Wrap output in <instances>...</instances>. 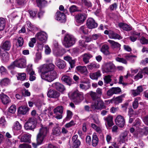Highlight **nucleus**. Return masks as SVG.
Here are the masks:
<instances>
[{"mask_svg": "<svg viewBox=\"0 0 148 148\" xmlns=\"http://www.w3.org/2000/svg\"><path fill=\"white\" fill-rule=\"evenodd\" d=\"M67 115L66 117V119L69 120L71 118L73 114L72 113L70 110H67Z\"/></svg>", "mask_w": 148, "mask_h": 148, "instance_id": "774afa93", "label": "nucleus"}, {"mask_svg": "<svg viewBox=\"0 0 148 148\" xmlns=\"http://www.w3.org/2000/svg\"><path fill=\"white\" fill-rule=\"evenodd\" d=\"M16 110V106L15 105H13L10 107L9 110V111L10 113H14L15 112Z\"/></svg>", "mask_w": 148, "mask_h": 148, "instance_id": "864d4df0", "label": "nucleus"}, {"mask_svg": "<svg viewBox=\"0 0 148 148\" xmlns=\"http://www.w3.org/2000/svg\"><path fill=\"white\" fill-rule=\"evenodd\" d=\"M111 78V76L110 75L104 76L103 78L104 83L108 84L110 82L112 81Z\"/></svg>", "mask_w": 148, "mask_h": 148, "instance_id": "ea45409f", "label": "nucleus"}, {"mask_svg": "<svg viewBox=\"0 0 148 148\" xmlns=\"http://www.w3.org/2000/svg\"><path fill=\"white\" fill-rule=\"evenodd\" d=\"M108 41L110 44L111 46L113 48H119L121 47L120 44L114 40H109Z\"/></svg>", "mask_w": 148, "mask_h": 148, "instance_id": "2f4dec72", "label": "nucleus"}, {"mask_svg": "<svg viewBox=\"0 0 148 148\" xmlns=\"http://www.w3.org/2000/svg\"><path fill=\"white\" fill-rule=\"evenodd\" d=\"M37 121L36 118L32 117L29 118L24 125V127L26 130H32L36 127Z\"/></svg>", "mask_w": 148, "mask_h": 148, "instance_id": "20e7f679", "label": "nucleus"}, {"mask_svg": "<svg viewBox=\"0 0 148 148\" xmlns=\"http://www.w3.org/2000/svg\"><path fill=\"white\" fill-rule=\"evenodd\" d=\"M5 25V20L2 18H0V31L3 29Z\"/></svg>", "mask_w": 148, "mask_h": 148, "instance_id": "c03bdc74", "label": "nucleus"}, {"mask_svg": "<svg viewBox=\"0 0 148 148\" xmlns=\"http://www.w3.org/2000/svg\"><path fill=\"white\" fill-rule=\"evenodd\" d=\"M127 133L126 132H123L121 135V139L120 140V142L123 143H124L126 137L127 135Z\"/></svg>", "mask_w": 148, "mask_h": 148, "instance_id": "37998d69", "label": "nucleus"}, {"mask_svg": "<svg viewBox=\"0 0 148 148\" xmlns=\"http://www.w3.org/2000/svg\"><path fill=\"white\" fill-rule=\"evenodd\" d=\"M11 47L10 42L9 41H6L2 45L1 48L5 50H9Z\"/></svg>", "mask_w": 148, "mask_h": 148, "instance_id": "cd10ccee", "label": "nucleus"}, {"mask_svg": "<svg viewBox=\"0 0 148 148\" xmlns=\"http://www.w3.org/2000/svg\"><path fill=\"white\" fill-rule=\"evenodd\" d=\"M61 79L62 81L67 85H70L71 84V79L70 77L67 75H63Z\"/></svg>", "mask_w": 148, "mask_h": 148, "instance_id": "5701e85b", "label": "nucleus"}, {"mask_svg": "<svg viewBox=\"0 0 148 148\" xmlns=\"http://www.w3.org/2000/svg\"><path fill=\"white\" fill-rule=\"evenodd\" d=\"M56 64L60 69H63L66 65L64 61L60 59H57Z\"/></svg>", "mask_w": 148, "mask_h": 148, "instance_id": "aec40b11", "label": "nucleus"}, {"mask_svg": "<svg viewBox=\"0 0 148 148\" xmlns=\"http://www.w3.org/2000/svg\"><path fill=\"white\" fill-rule=\"evenodd\" d=\"M101 76V71H98L97 72L90 74V77L92 79H97L99 77Z\"/></svg>", "mask_w": 148, "mask_h": 148, "instance_id": "b1692460", "label": "nucleus"}, {"mask_svg": "<svg viewBox=\"0 0 148 148\" xmlns=\"http://www.w3.org/2000/svg\"><path fill=\"white\" fill-rule=\"evenodd\" d=\"M54 65L52 63L44 64L39 67V72H42V78L51 82L58 77L57 72L54 70Z\"/></svg>", "mask_w": 148, "mask_h": 148, "instance_id": "f257e3e1", "label": "nucleus"}, {"mask_svg": "<svg viewBox=\"0 0 148 148\" xmlns=\"http://www.w3.org/2000/svg\"><path fill=\"white\" fill-rule=\"evenodd\" d=\"M114 94H117L121 92L120 88L119 87L112 88Z\"/></svg>", "mask_w": 148, "mask_h": 148, "instance_id": "69168bd1", "label": "nucleus"}, {"mask_svg": "<svg viewBox=\"0 0 148 148\" xmlns=\"http://www.w3.org/2000/svg\"><path fill=\"white\" fill-rule=\"evenodd\" d=\"M0 98L1 100L2 103L5 104H8L10 101L9 98L6 95L3 93L0 94Z\"/></svg>", "mask_w": 148, "mask_h": 148, "instance_id": "a211bd4d", "label": "nucleus"}, {"mask_svg": "<svg viewBox=\"0 0 148 148\" xmlns=\"http://www.w3.org/2000/svg\"><path fill=\"white\" fill-rule=\"evenodd\" d=\"M73 148H78L80 145V142L78 140L73 143Z\"/></svg>", "mask_w": 148, "mask_h": 148, "instance_id": "680f3d73", "label": "nucleus"}, {"mask_svg": "<svg viewBox=\"0 0 148 148\" xmlns=\"http://www.w3.org/2000/svg\"><path fill=\"white\" fill-rule=\"evenodd\" d=\"M53 135L58 136L60 134V130L59 127L54 128L53 130Z\"/></svg>", "mask_w": 148, "mask_h": 148, "instance_id": "49530a36", "label": "nucleus"}, {"mask_svg": "<svg viewBox=\"0 0 148 148\" xmlns=\"http://www.w3.org/2000/svg\"><path fill=\"white\" fill-rule=\"evenodd\" d=\"M36 38L42 43H45L48 38L47 33L44 31L38 32L35 35Z\"/></svg>", "mask_w": 148, "mask_h": 148, "instance_id": "39448f33", "label": "nucleus"}, {"mask_svg": "<svg viewBox=\"0 0 148 148\" xmlns=\"http://www.w3.org/2000/svg\"><path fill=\"white\" fill-rule=\"evenodd\" d=\"M48 96L50 98H56L60 96V93L55 90L50 89L47 93Z\"/></svg>", "mask_w": 148, "mask_h": 148, "instance_id": "4468645a", "label": "nucleus"}, {"mask_svg": "<svg viewBox=\"0 0 148 148\" xmlns=\"http://www.w3.org/2000/svg\"><path fill=\"white\" fill-rule=\"evenodd\" d=\"M90 95L92 99L94 101L97 100L98 99H100L96 92L92 91H91L90 92Z\"/></svg>", "mask_w": 148, "mask_h": 148, "instance_id": "58836bf2", "label": "nucleus"}, {"mask_svg": "<svg viewBox=\"0 0 148 148\" xmlns=\"http://www.w3.org/2000/svg\"><path fill=\"white\" fill-rule=\"evenodd\" d=\"M23 39L22 37H20L18 38V42L19 47L22 46L23 45Z\"/></svg>", "mask_w": 148, "mask_h": 148, "instance_id": "338daca9", "label": "nucleus"}, {"mask_svg": "<svg viewBox=\"0 0 148 148\" xmlns=\"http://www.w3.org/2000/svg\"><path fill=\"white\" fill-rule=\"evenodd\" d=\"M0 72L2 74L4 75L7 73V71L5 68L3 66H0Z\"/></svg>", "mask_w": 148, "mask_h": 148, "instance_id": "6e6d98bb", "label": "nucleus"}, {"mask_svg": "<svg viewBox=\"0 0 148 148\" xmlns=\"http://www.w3.org/2000/svg\"><path fill=\"white\" fill-rule=\"evenodd\" d=\"M75 42L74 37L70 34H66L64 36L63 42V45L66 48H69L73 45Z\"/></svg>", "mask_w": 148, "mask_h": 148, "instance_id": "7ed1b4c3", "label": "nucleus"}, {"mask_svg": "<svg viewBox=\"0 0 148 148\" xmlns=\"http://www.w3.org/2000/svg\"><path fill=\"white\" fill-rule=\"evenodd\" d=\"M118 26L125 31H129L132 29L131 27L126 24L122 23H119Z\"/></svg>", "mask_w": 148, "mask_h": 148, "instance_id": "bb28decb", "label": "nucleus"}, {"mask_svg": "<svg viewBox=\"0 0 148 148\" xmlns=\"http://www.w3.org/2000/svg\"><path fill=\"white\" fill-rule=\"evenodd\" d=\"M22 94L24 97L29 96L30 95V93L28 90L24 89L21 91Z\"/></svg>", "mask_w": 148, "mask_h": 148, "instance_id": "09e8293b", "label": "nucleus"}, {"mask_svg": "<svg viewBox=\"0 0 148 148\" xmlns=\"http://www.w3.org/2000/svg\"><path fill=\"white\" fill-rule=\"evenodd\" d=\"M41 54L40 53L38 52L36 54V57L35 60V62H38V61L41 58Z\"/></svg>", "mask_w": 148, "mask_h": 148, "instance_id": "13d9d810", "label": "nucleus"}, {"mask_svg": "<svg viewBox=\"0 0 148 148\" xmlns=\"http://www.w3.org/2000/svg\"><path fill=\"white\" fill-rule=\"evenodd\" d=\"M16 76L18 80L23 81L25 79L26 74L25 73H18Z\"/></svg>", "mask_w": 148, "mask_h": 148, "instance_id": "f704fd0d", "label": "nucleus"}, {"mask_svg": "<svg viewBox=\"0 0 148 148\" xmlns=\"http://www.w3.org/2000/svg\"><path fill=\"white\" fill-rule=\"evenodd\" d=\"M28 108L26 106H21L19 108L18 111L19 112L23 114H26L28 111Z\"/></svg>", "mask_w": 148, "mask_h": 148, "instance_id": "c85d7f7f", "label": "nucleus"}, {"mask_svg": "<svg viewBox=\"0 0 148 148\" xmlns=\"http://www.w3.org/2000/svg\"><path fill=\"white\" fill-rule=\"evenodd\" d=\"M116 124L121 127H123L125 124V121L124 117L121 115H118L115 120Z\"/></svg>", "mask_w": 148, "mask_h": 148, "instance_id": "9d476101", "label": "nucleus"}, {"mask_svg": "<svg viewBox=\"0 0 148 148\" xmlns=\"http://www.w3.org/2000/svg\"><path fill=\"white\" fill-rule=\"evenodd\" d=\"M64 60L68 61L70 64L71 68H73L75 66V61L74 60L71 59V58L69 56H66L64 57Z\"/></svg>", "mask_w": 148, "mask_h": 148, "instance_id": "c756f323", "label": "nucleus"}, {"mask_svg": "<svg viewBox=\"0 0 148 148\" xmlns=\"http://www.w3.org/2000/svg\"><path fill=\"white\" fill-rule=\"evenodd\" d=\"M139 99V98H136L133 102L132 105L134 109H136L138 108V100Z\"/></svg>", "mask_w": 148, "mask_h": 148, "instance_id": "603ef678", "label": "nucleus"}, {"mask_svg": "<svg viewBox=\"0 0 148 148\" xmlns=\"http://www.w3.org/2000/svg\"><path fill=\"white\" fill-rule=\"evenodd\" d=\"M31 135L30 134H25L23 135L21 138V142H30V140Z\"/></svg>", "mask_w": 148, "mask_h": 148, "instance_id": "7c9ffc66", "label": "nucleus"}, {"mask_svg": "<svg viewBox=\"0 0 148 148\" xmlns=\"http://www.w3.org/2000/svg\"><path fill=\"white\" fill-rule=\"evenodd\" d=\"M99 67V64L95 62H92L87 66V67L88 70H92L95 69H97Z\"/></svg>", "mask_w": 148, "mask_h": 148, "instance_id": "a878e982", "label": "nucleus"}, {"mask_svg": "<svg viewBox=\"0 0 148 148\" xmlns=\"http://www.w3.org/2000/svg\"><path fill=\"white\" fill-rule=\"evenodd\" d=\"M91 108L93 110H101L105 108L104 103L101 99L95 101L91 105Z\"/></svg>", "mask_w": 148, "mask_h": 148, "instance_id": "423d86ee", "label": "nucleus"}, {"mask_svg": "<svg viewBox=\"0 0 148 148\" xmlns=\"http://www.w3.org/2000/svg\"><path fill=\"white\" fill-rule=\"evenodd\" d=\"M117 7V5L116 3H114L110 5L109 8L111 11H113L116 10Z\"/></svg>", "mask_w": 148, "mask_h": 148, "instance_id": "4d7b16f0", "label": "nucleus"}, {"mask_svg": "<svg viewBox=\"0 0 148 148\" xmlns=\"http://www.w3.org/2000/svg\"><path fill=\"white\" fill-rule=\"evenodd\" d=\"M79 86L80 88L82 89L86 90L90 87V85L85 82H83L79 84Z\"/></svg>", "mask_w": 148, "mask_h": 148, "instance_id": "79ce46f5", "label": "nucleus"}, {"mask_svg": "<svg viewBox=\"0 0 148 148\" xmlns=\"http://www.w3.org/2000/svg\"><path fill=\"white\" fill-rule=\"evenodd\" d=\"M115 67L114 65L111 62L107 63L105 66L102 68V71L103 73L111 72L112 70Z\"/></svg>", "mask_w": 148, "mask_h": 148, "instance_id": "9b49d317", "label": "nucleus"}, {"mask_svg": "<svg viewBox=\"0 0 148 148\" xmlns=\"http://www.w3.org/2000/svg\"><path fill=\"white\" fill-rule=\"evenodd\" d=\"M63 110V108L62 106H58L54 109L53 112L56 115V118L59 119L62 118Z\"/></svg>", "mask_w": 148, "mask_h": 148, "instance_id": "1a4fd4ad", "label": "nucleus"}, {"mask_svg": "<svg viewBox=\"0 0 148 148\" xmlns=\"http://www.w3.org/2000/svg\"><path fill=\"white\" fill-rule=\"evenodd\" d=\"M109 37L110 38L113 39L120 40L122 39V37L120 36L112 31H110Z\"/></svg>", "mask_w": 148, "mask_h": 148, "instance_id": "6ab92c4d", "label": "nucleus"}, {"mask_svg": "<svg viewBox=\"0 0 148 148\" xmlns=\"http://www.w3.org/2000/svg\"><path fill=\"white\" fill-rule=\"evenodd\" d=\"M82 2L87 7H90L91 6V3L90 1L87 0H82Z\"/></svg>", "mask_w": 148, "mask_h": 148, "instance_id": "bf43d9fd", "label": "nucleus"}, {"mask_svg": "<svg viewBox=\"0 0 148 148\" xmlns=\"http://www.w3.org/2000/svg\"><path fill=\"white\" fill-rule=\"evenodd\" d=\"M88 28L86 27L82 26L80 27L79 32L81 33L87 34L88 32Z\"/></svg>", "mask_w": 148, "mask_h": 148, "instance_id": "de8ad7c7", "label": "nucleus"}, {"mask_svg": "<svg viewBox=\"0 0 148 148\" xmlns=\"http://www.w3.org/2000/svg\"><path fill=\"white\" fill-rule=\"evenodd\" d=\"M143 73L142 71H139L138 73L134 76V79L136 80H138V79L143 78V75L142 74Z\"/></svg>", "mask_w": 148, "mask_h": 148, "instance_id": "5fc2aeb1", "label": "nucleus"}, {"mask_svg": "<svg viewBox=\"0 0 148 148\" xmlns=\"http://www.w3.org/2000/svg\"><path fill=\"white\" fill-rule=\"evenodd\" d=\"M22 128L21 125L18 121H16L14 124L13 129L14 131L20 130Z\"/></svg>", "mask_w": 148, "mask_h": 148, "instance_id": "473e14b6", "label": "nucleus"}, {"mask_svg": "<svg viewBox=\"0 0 148 148\" xmlns=\"http://www.w3.org/2000/svg\"><path fill=\"white\" fill-rule=\"evenodd\" d=\"M109 47L108 45H104L101 47V51L106 55H108L110 54V53L109 51Z\"/></svg>", "mask_w": 148, "mask_h": 148, "instance_id": "412c9836", "label": "nucleus"}, {"mask_svg": "<svg viewBox=\"0 0 148 148\" xmlns=\"http://www.w3.org/2000/svg\"><path fill=\"white\" fill-rule=\"evenodd\" d=\"M36 43V38H31L29 42V47H33L34 44Z\"/></svg>", "mask_w": 148, "mask_h": 148, "instance_id": "3c124183", "label": "nucleus"}, {"mask_svg": "<svg viewBox=\"0 0 148 148\" xmlns=\"http://www.w3.org/2000/svg\"><path fill=\"white\" fill-rule=\"evenodd\" d=\"M78 72L85 75H86L88 72L86 66H78L77 67Z\"/></svg>", "mask_w": 148, "mask_h": 148, "instance_id": "4be33fe9", "label": "nucleus"}, {"mask_svg": "<svg viewBox=\"0 0 148 148\" xmlns=\"http://www.w3.org/2000/svg\"><path fill=\"white\" fill-rule=\"evenodd\" d=\"M86 25L90 29L95 28L97 26V24L92 18H90L87 21Z\"/></svg>", "mask_w": 148, "mask_h": 148, "instance_id": "f8f14e48", "label": "nucleus"}, {"mask_svg": "<svg viewBox=\"0 0 148 148\" xmlns=\"http://www.w3.org/2000/svg\"><path fill=\"white\" fill-rule=\"evenodd\" d=\"M14 62L16 66L21 68H25L26 66V60L24 58H21L16 59Z\"/></svg>", "mask_w": 148, "mask_h": 148, "instance_id": "6e6552de", "label": "nucleus"}, {"mask_svg": "<svg viewBox=\"0 0 148 148\" xmlns=\"http://www.w3.org/2000/svg\"><path fill=\"white\" fill-rule=\"evenodd\" d=\"M140 42L143 44H148V40L143 37L140 39Z\"/></svg>", "mask_w": 148, "mask_h": 148, "instance_id": "e2e57ef3", "label": "nucleus"}, {"mask_svg": "<svg viewBox=\"0 0 148 148\" xmlns=\"http://www.w3.org/2000/svg\"><path fill=\"white\" fill-rule=\"evenodd\" d=\"M71 97L74 101L76 103L80 102L84 99L83 93L78 91L73 92L71 95Z\"/></svg>", "mask_w": 148, "mask_h": 148, "instance_id": "0eeeda50", "label": "nucleus"}, {"mask_svg": "<svg viewBox=\"0 0 148 148\" xmlns=\"http://www.w3.org/2000/svg\"><path fill=\"white\" fill-rule=\"evenodd\" d=\"M56 19L61 23H64L66 21L65 15L63 13L58 11L56 13Z\"/></svg>", "mask_w": 148, "mask_h": 148, "instance_id": "ddd939ff", "label": "nucleus"}, {"mask_svg": "<svg viewBox=\"0 0 148 148\" xmlns=\"http://www.w3.org/2000/svg\"><path fill=\"white\" fill-rule=\"evenodd\" d=\"M123 95L116 97L114 99L115 103L116 104H119L122 101V97H123Z\"/></svg>", "mask_w": 148, "mask_h": 148, "instance_id": "a18cd8bd", "label": "nucleus"}, {"mask_svg": "<svg viewBox=\"0 0 148 148\" xmlns=\"http://www.w3.org/2000/svg\"><path fill=\"white\" fill-rule=\"evenodd\" d=\"M52 86L61 92H63L65 90L64 86L59 82H56L53 83Z\"/></svg>", "mask_w": 148, "mask_h": 148, "instance_id": "2eb2a0df", "label": "nucleus"}, {"mask_svg": "<svg viewBox=\"0 0 148 148\" xmlns=\"http://www.w3.org/2000/svg\"><path fill=\"white\" fill-rule=\"evenodd\" d=\"M92 56L89 53H85L82 55V60L85 64L89 62V60L92 57Z\"/></svg>", "mask_w": 148, "mask_h": 148, "instance_id": "f3484780", "label": "nucleus"}, {"mask_svg": "<svg viewBox=\"0 0 148 148\" xmlns=\"http://www.w3.org/2000/svg\"><path fill=\"white\" fill-rule=\"evenodd\" d=\"M2 60L4 62H7L9 59V54L8 52L5 51L2 55Z\"/></svg>", "mask_w": 148, "mask_h": 148, "instance_id": "72a5a7b5", "label": "nucleus"}, {"mask_svg": "<svg viewBox=\"0 0 148 148\" xmlns=\"http://www.w3.org/2000/svg\"><path fill=\"white\" fill-rule=\"evenodd\" d=\"M139 132L141 135H147L148 133V127H144L142 129L139 130Z\"/></svg>", "mask_w": 148, "mask_h": 148, "instance_id": "a19ab883", "label": "nucleus"}, {"mask_svg": "<svg viewBox=\"0 0 148 148\" xmlns=\"http://www.w3.org/2000/svg\"><path fill=\"white\" fill-rule=\"evenodd\" d=\"M6 125L5 120L3 117H1L0 119V126L4 127Z\"/></svg>", "mask_w": 148, "mask_h": 148, "instance_id": "052dcab7", "label": "nucleus"}, {"mask_svg": "<svg viewBox=\"0 0 148 148\" xmlns=\"http://www.w3.org/2000/svg\"><path fill=\"white\" fill-rule=\"evenodd\" d=\"M104 120L107 122L109 127H111L113 125L112 116L108 115L104 118Z\"/></svg>", "mask_w": 148, "mask_h": 148, "instance_id": "393cba45", "label": "nucleus"}, {"mask_svg": "<svg viewBox=\"0 0 148 148\" xmlns=\"http://www.w3.org/2000/svg\"><path fill=\"white\" fill-rule=\"evenodd\" d=\"M70 11L71 12H73L77 11H81L78 9L77 7L75 5L71 6L69 8Z\"/></svg>", "mask_w": 148, "mask_h": 148, "instance_id": "8fccbe9b", "label": "nucleus"}, {"mask_svg": "<svg viewBox=\"0 0 148 148\" xmlns=\"http://www.w3.org/2000/svg\"><path fill=\"white\" fill-rule=\"evenodd\" d=\"M10 80L8 78L2 79L0 82V84L2 86H7L10 84Z\"/></svg>", "mask_w": 148, "mask_h": 148, "instance_id": "c9c22d12", "label": "nucleus"}, {"mask_svg": "<svg viewBox=\"0 0 148 148\" xmlns=\"http://www.w3.org/2000/svg\"><path fill=\"white\" fill-rule=\"evenodd\" d=\"M49 132V128L47 127L42 125L41 127L37 137V141L39 144L42 143L44 137L47 136Z\"/></svg>", "mask_w": 148, "mask_h": 148, "instance_id": "f03ea898", "label": "nucleus"}, {"mask_svg": "<svg viewBox=\"0 0 148 148\" xmlns=\"http://www.w3.org/2000/svg\"><path fill=\"white\" fill-rule=\"evenodd\" d=\"M98 139L96 135H93L92 136V145L93 146L96 147L98 144Z\"/></svg>", "mask_w": 148, "mask_h": 148, "instance_id": "e433bc0d", "label": "nucleus"}, {"mask_svg": "<svg viewBox=\"0 0 148 148\" xmlns=\"http://www.w3.org/2000/svg\"><path fill=\"white\" fill-rule=\"evenodd\" d=\"M85 14H79L75 16V20L77 22L79 23H83L86 18Z\"/></svg>", "mask_w": 148, "mask_h": 148, "instance_id": "dca6fc26", "label": "nucleus"}, {"mask_svg": "<svg viewBox=\"0 0 148 148\" xmlns=\"http://www.w3.org/2000/svg\"><path fill=\"white\" fill-rule=\"evenodd\" d=\"M116 60L118 62H122L123 64H126L127 63L126 60L123 58H121L117 57L116 58Z\"/></svg>", "mask_w": 148, "mask_h": 148, "instance_id": "0e129e2a", "label": "nucleus"}, {"mask_svg": "<svg viewBox=\"0 0 148 148\" xmlns=\"http://www.w3.org/2000/svg\"><path fill=\"white\" fill-rule=\"evenodd\" d=\"M37 5L39 7H41L45 5L47 2L45 0H36Z\"/></svg>", "mask_w": 148, "mask_h": 148, "instance_id": "4c0bfd02", "label": "nucleus"}]
</instances>
